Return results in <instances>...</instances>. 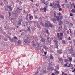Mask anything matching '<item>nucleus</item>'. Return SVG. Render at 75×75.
<instances>
[{
  "label": "nucleus",
  "mask_w": 75,
  "mask_h": 75,
  "mask_svg": "<svg viewBox=\"0 0 75 75\" xmlns=\"http://www.w3.org/2000/svg\"><path fill=\"white\" fill-rule=\"evenodd\" d=\"M56 19L58 21H61V20L62 19V15L60 17V18L58 16H56Z\"/></svg>",
  "instance_id": "1"
},
{
  "label": "nucleus",
  "mask_w": 75,
  "mask_h": 75,
  "mask_svg": "<svg viewBox=\"0 0 75 75\" xmlns=\"http://www.w3.org/2000/svg\"><path fill=\"white\" fill-rule=\"evenodd\" d=\"M54 42H55V48H58V41L57 40H54Z\"/></svg>",
  "instance_id": "2"
},
{
  "label": "nucleus",
  "mask_w": 75,
  "mask_h": 75,
  "mask_svg": "<svg viewBox=\"0 0 75 75\" xmlns=\"http://www.w3.org/2000/svg\"><path fill=\"white\" fill-rule=\"evenodd\" d=\"M70 64L69 63H67L66 64H64V67H70V66L69 65Z\"/></svg>",
  "instance_id": "3"
},
{
  "label": "nucleus",
  "mask_w": 75,
  "mask_h": 75,
  "mask_svg": "<svg viewBox=\"0 0 75 75\" xmlns=\"http://www.w3.org/2000/svg\"><path fill=\"white\" fill-rule=\"evenodd\" d=\"M37 46L36 47V50H40V44L37 43Z\"/></svg>",
  "instance_id": "4"
},
{
  "label": "nucleus",
  "mask_w": 75,
  "mask_h": 75,
  "mask_svg": "<svg viewBox=\"0 0 75 75\" xmlns=\"http://www.w3.org/2000/svg\"><path fill=\"white\" fill-rule=\"evenodd\" d=\"M70 53L71 55H74V53H73V49L71 48L70 50Z\"/></svg>",
  "instance_id": "5"
},
{
  "label": "nucleus",
  "mask_w": 75,
  "mask_h": 75,
  "mask_svg": "<svg viewBox=\"0 0 75 75\" xmlns=\"http://www.w3.org/2000/svg\"><path fill=\"white\" fill-rule=\"evenodd\" d=\"M57 38L59 39L60 40H62V38L59 36V33H57Z\"/></svg>",
  "instance_id": "6"
},
{
  "label": "nucleus",
  "mask_w": 75,
  "mask_h": 75,
  "mask_svg": "<svg viewBox=\"0 0 75 75\" xmlns=\"http://www.w3.org/2000/svg\"><path fill=\"white\" fill-rule=\"evenodd\" d=\"M21 8H22V7H21V6H18V7L17 9L20 11L21 10H22V9Z\"/></svg>",
  "instance_id": "7"
},
{
  "label": "nucleus",
  "mask_w": 75,
  "mask_h": 75,
  "mask_svg": "<svg viewBox=\"0 0 75 75\" xmlns=\"http://www.w3.org/2000/svg\"><path fill=\"white\" fill-rule=\"evenodd\" d=\"M28 39V37H27V39L24 40V41L25 43H28V41H27Z\"/></svg>",
  "instance_id": "8"
},
{
  "label": "nucleus",
  "mask_w": 75,
  "mask_h": 75,
  "mask_svg": "<svg viewBox=\"0 0 75 75\" xmlns=\"http://www.w3.org/2000/svg\"><path fill=\"white\" fill-rule=\"evenodd\" d=\"M52 21L54 23H56V22H57V20L55 19V18H53L52 20Z\"/></svg>",
  "instance_id": "9"
},
{
  "label": "nucleus",
  "mask_w": 75,
  "mask_h": 75,
  "mask_svg": "<svg viewBox=\"0 0 75 75\" xmlns=\"http://www.w3.org/2000/svg\"><path fill=\"white\" fill-rule=\"evenodd\" d=\"M18 24L19 25H21V19L19 20L18 22Z\"/></svg>",
  "instance_id": "10"
},
{
  "label": "nucleus",
  "mask_w": 75,
  "mask_h": 75,
  "mask_svg": "<svg viewBox=\"0 0 75 75\" xmlns=\"http://www.w3.org/2000/svg\"><path fill=\"white\" fill-rule=\"evenodd\" d=\"M29 19H30V20H32V19H33V16H31V14H29Z\"/></svg>",
  "instance_id": "11"
},
{
  "label": "nucleus",
  "mask_w": 75,
  "mask_h": 75,
  "mask_svg": "<svg viewBox=\"0 0 75 75\" xmlns=\"http://www.w3.org/2000/svg\"><path fill=\"white\" fill-rule=\"evenodd\" d=\"M71 69H73V70L72 71V72H74L75 73V69L74 67H72Z\"/></svg>",
  "instance_id": "12"
},
{
  "label": "nucleus",
  "mask_w": 75,
  "mask_h": 75,
  "mask_svg": "<svg viewBox=\"0 0 75 75\" xmlns=\"http://www.w3.org/2000/svg\"><path fill=\"white\" fill-rule=\"evenodd\" d=\"M48 23H49V27H52V26L53 25L52 24H51V23H50V22L49 21H48Z\"/></svg>",
  "instance_id": "13"
},
{
  "label": "nucleus",
  "mask_w": 75,
  "mask_h": 75,
  "mask_svg": "<svg viewBox=\"0 0 75 75\" xmlns=\"http://www.w3.org/2000/svg\"><path fill=\"white\" fill-rule=\"evenodd\" d=\"M4 7L6 10H8V7L7 6H4Z\"/></svg>",
  "instance_id": "14"
},
{
  "label": "nucleus",
  "mask_w": 75,
  "mask_h": 75,
  "mask_svg": "<svg viewBox=\"0 0 75 75\" xmlns=\"http://www.w3.org/2000/svg\"><path fill=\"white\" fill-rule=\"evenodd\" d=\"M50 58L51 59H52L54 58V57L52 55H50Z\"/></svg>",
  "instance_id": "15"
},
{
  "label": "nucleus",
  "mask_w": 75,
  "mask_h": 75,
  "mask_svg": "<svg viewBox=\"0 0 75 75\" xmlns=\"http://www.w3.org/2000/svg\"><path fill=\"white\" fill-rule=\"evenodd\" d=\"M62 50H58L57 52L59 54H62V52H61Z\"/></svg>",
  "instance_id": "16"
},
{
  "label": "nucleus",
  "mask_w": 75,
  "mask_h": 75,
  "mask_svg": "<svg viewBox=\"0 0 75 75\" xmlns=\"http://www.w3.org/2000/svg\"><path fill=\"white\" fill-rule=\"evenodd\" d=\"M45 26L46 27H47V28L49 27V25H48V24L47 23H45Z\"/></svg>",
  "instance_id": "17"
},
{
  "label": "nucleus",
  "mask_w": 75,
  "mask_h": 75,
  "mask_svg": "<svg viewBox=\"0 0 75 75\" xmlns=\"http://www.w3.org/2000/svg\"><path fill=\"white\" fill-rule=\"evenodd\" d=\"M69 60L70 61H72V58L71 57H69Z\"/></svg>",
  "instance_id": "18"
},
{
  "label": "nucleus",
  "mask_w": 75,
  "mask_h": 75,
  "mask_svg": "<svg viewBox=\"0 0 75 75\" xmlns=\"http://www.w3.org/2000/svg\"><path fill=\"white\" fill-rule=\"evenodd\" d=\"M43 10H44V12H46V11H47V9L46 8V7H44L43 8Z\"/></svg>",
  "instance_id": "19"
},
{
  "label": "nucleus",
  "mask_w": 75,
  "mask_h": 75,
  "mask_svg": "<svg viewBox=\"0 0 75 75\" xmlns=\"http://www.w3.org/2000/svg\"><path fill=\"white\" fill-rule=\"evenodd\" d=\"M41 41L42 42H45V40L44 39L42 38L41 40Z\"/></svg>",
  "instance_id": "20"
},
{
  "label": "nucleus",
  "mask_w": 75,
  "mask_h": 75,
  "mask_svg": "<svg viewBox=\"0 0 75 75\" xmlns=\"http://www.w3.org/2000/svg\"><path fill=\"white\" fill-rule=\"evenodd\" d=\"M59 31H61V30H62V27L61 26V27H59Z\"/></svg>",
  "instance_id": "21"
},
{
  "label": "nucleus",
  "mask_w": 75,
  "mask_h": 75,
  "mask_svg": "<svg viewBox=\"0 0 75 75\" xmlns=\"http://www.w3.org/2000/svg\"><path fill=\"white\" fill-rule=\"evenodd\" d=\"M71 12L73 13H75V10L74 9H73L71 10Z\"/></svg>",
  "instance_id": "22"
},
{
  "label": "nucleus",
  "mask_w": 75,
  "mask_h": 75,
  "mask_svg": "<svg viewBox=\"0 0 75 75\" xmlns=\"http://www.w3.org/2000/svg\"><path fill=\"white\" fill-rule=\"evenodd\" d=\"M8 8L9 10H11V11H12V8H11V6H9L8 7Z\"/></svg>",
  "instance_id": "23"
},
{
  "label": "nucleus",
  "mask_w": 75,
  "mask_h": 75,
  "mask_svg": "<svg viewBox=\"0 0 75 75\" xmlns=\"http://www.w3.org/2000/svg\"><path fill=\"white\" fill-rule=\"evenodd\" d=\"M64 29L65 30H67V27L65 25H64Z\"/></svg>",
  "instance_id": "24"
},
{
  "label": "nucleus",
  "mask_w": 75,
  "mask_h": 75,
  "mask_svg": "<svg viewBox=\"0 0 75 75\" xmlns=\"http://www.w3.org/2000/svg\"><path fill=\"white\" fill-rule=\"evenodd\" d=\"M57 7H58V8H61V6H60V5L59 4H58L57 5Z\"/></svg>",
  "instance_id": "25"
},
{
  "label": "nucleus",
  "mask_w": 75,
  "mask_h": 75,
  "mask_svg": "<svg viewBox=\"0 0 75 75\" xmlns=\"http://www.w3.org/2000/svg\"><path fill=\"white\" fill-rule=\"evenodd\" d=\"M43 48L45 49V50H47V49H48V48H47V47L45 46H44Z\"/></svg>",
  "instance_id": "26"
},
{
  "label": "nucleus",
  "mask_w": 75,
  "mask_h": 75,
  "mask_svg": "<svg viewBox=\"0 0 75 75\" xmlns=\"http://www.w3.org/2000/svg\"><path fill=\"white\" fill-rule=\"evenodd\" d=\"M17 43L18 44H21V41H20V40H18Z\"/></svg>",
  "instance_id": "27"
},
{
  "label": "nucleus",
  "mask_w": 75,
  "mask_h": 75,
  "mask_svg": "<svg viewBox=\"0 0 75 75\" xmlns=\"http://www.w3.org/2000/svg\"><path fill=\"white\" fill-rule=\"evenodd\" d=\"M9 39L10 41H14L13 39H11V38H9Z\"/></svg>",
  "instance_id": "28"
},
{
  "label": "nucleus",
  "mask_w": 75,
  "mask_h": 75,
  "mask_svg": "<svg viewBox=\"0 0 75 75\" xmlns=\"http://www.w3.org/2000/svg\"><path fill=\"white\" fill-rule=\"evenodd\" d=\"M49 6H53L52 4L51 3H50L49 5Z\"/></svg>",
  "instance_id": "29"
},
{
  "label": "nucleus",
  "mask_w": 75,
  "mask_h": 75,
  "mask_svg": "<svg viewBox=\"0 0 75 75\" xmlns=\"http://www.w3.org/2000/svg\"><path fill=\"white\" fill-rule=\"evenodd\" d=\"M59 60L60 61H62V58H59Z\"/></svg>",
  "instance_id": "30"
},
{
  "label": "nucleus",
  "mask_w": 75,
  "mask_h": 75,
  "mask_svg": "<svg viewBox=\"0 0 75 75\" xmlns=\"http://www.w3.org/2000/svg\"><path fill=\"white\" fill-rule=\"evenodd\" d=\"M60 36H61V37H62V36H63V33H60Z\"/></svg>",
  "instance_id": "31"
},
{
  "label": "nucleus",
  "mask_w": 75,
  "mask_h": 75,
  "mask_svg": "<svg viewBox=\"0 0 75 75\" xmlns=\"http://www.w3.org/2000/svg\"><path fill=\"white\" fill-rule=\"evenodd\" d=\"M69 66L70 67H73V65L71 64H70Z\"/></svg>",
  "instance_id": "32"
},
{
  "label": "nucleus",
  "mask_w": 75,
  "mask_h": 75,
  "mask_svg": "<svg viewBox=\"0 0 75 75\" xmlns=\"http://www.w3.org/2000/svg\"><path fill=\"white\" fill-rule=\"evenodd\" d=\"M46 32L47 34H49V32H48V30H46Z\"/></svg>",
  "instance_id": "33"
},
{
  "label": "nucleus",
  "mask_w": 75,
  "mask_h": 75,
  "mask_svg": "<svg viewBox=\"0 0 75 75\" xmlns=\"http://www.w3.org/2000/svg\"><path fill=\"white\" fill-rule=\"evenodd\" d=\"M28 31H30V32L31 30H30V28H29V27L28 28Z\"/></svg>",
  "instance_id": "34"
},
{
  "label": "nucleus",
  "mask_w": 75,
  "mask_h": 75,
  "mask_svg": "<svg viewBox=\"0 0 75 75\" xmlns=\"http://www.w3.org/2000/svg\"><path fill=\"white\" fill-rule=\"evenodd\" d=\"M0 17L1 18H3V19L4 18V17H3V16L1 15Z\"/></svg>",
  "instance_id": "35"
},
{
  "label": "nucleus",
  "mask_w": 75,
  "mask_h": 75,
  "mask_svg": "<svg viewBox=\"0 0 75 75\" xmlns=\"http://www.w3.org/2000/svg\"><path fill=\"white\" fill-rule=\"evenodd\" d=\"M28 23H29V25H30V23H33V21H28Z\"/></svg>",
  "instance_id": "36"
},
{
  "label": "nucleus",
  "mask_w": 75,
  "mask_h": 75,
  "mask_svg": "<svg viewBox=\"0 0 75 75\" xmlns=\"http://www.w3.org/2000/svg\"><path fill=\"white\" fill-rule=\"evenodd\" d=\"M35 19H38V18L37 17V16H35Z\"/></svg>",
  "instance_id": "37"
},
{
  "label": "nucleus",
  "mask_w": 75,
  "mask_h": 75,
  "mask_svg": "<svg viewBox=\"0 0 75 75\" xmlns=\"http://www.w3.org/2000/svg\"><path fill=\"white\" fill-rule=\"evenodd\" d=\"M62 23H63L62 22V21H60V22H59L60 25V24H62Z\"/></svg>",
  "instance_id": "38"
},
{
  "label": "nucleus",
  "mask_w": 75,
  "mask_h": 75,
  "mask_svg": "<svg viewBox=\"0 0 75 75\" xmlns=\"http://www.w3.org/2000/svg\"><path fill=\"white\" fill-rule=\"evenodd\" d=\"M56 74H59V71H56Z\"/></svg>",
  "instance_id": "39"
},
{
  "label": "nucleus",
  "mask_w": 75,
  "mask_h": 75,
  "mask_svg": "<svg viewBox=\"0 0 75 75\" xmlns=\"http://www.w3.org/2000/svg\"><path fill=\"white\" fill-rule=\"evenodd\" d=\"M14 38H15V39H17H17H18V38L16 36H14Z\"/></svg>",
  "instance_id": "40"
},
{
  "label": "nucleus",
  "mask_w": 75,
  "mask_h": 75,
  "mask_svg": "<svg viewBox=\"0 0 75 75\" xmlns=\"http://www.w3.org/2000/svg\"><path fill=\"white\" fill-rule=\"evenodd\" d=\"M40 23L42 24V26H44V24H42V22H40Z\"/></svg>",
  "instance_id": "41"
},
{
  "label": "nucleus",
  "mask_w": 75,
  "mask_h": 75,
  "mask_svg": "<svg viewBox=\"0 0 75 75\" xmlns=\"http://www.w3.org/2000/svg\"><path fill=\"white\" fill-rule=\"evenodd\" d=\"M28 22H26V26H27V25H28Z\"/></svg>",
  "instance_id": "42"
},
{
  "label": "nucleus",
  "mask_w": 75,
  "mask_h": 75,
  "mask_svg": "<svg viewBox=\"0 0 75 75\" xmlns=\"http://www.w3.org/2000/svg\"><path fill=\"white\" fill-rule=\"evenodd\" d=\"M67 34H69V31L68 30L67 31Z\"/></svg>",
  "instance_id": "43"
},
{
  "label": "nucleus",
  "mask_w": 75,
  "mask_h": 75,
  "mask_svg": "<svg viewBox=\"0 0 75 75\" xmlns=\"http://www.w3.org/2000/svg\"><path fill=\"white\" fill-rule=\"evenodd\" d=\"M59 8V11H61V8Z\"/></svg>",
  "instance_id": "44"
},
{
  "label": "nucleus",
  "mask_w": 75,
  "mask_h": 75,
  "mask_svg": "<svg viewBox=\"0 0 75 75\" xmlns=\"http://www.w3.org/2000/svg\"><path fill=\"white\" fill-rule=\"evenodd\" d=\"M62 75H64V74H65V72H62Z\"/></svg>",
  "instance_id": "45"
},
{
  "label": "nucleus",
  "mask_w": 75,
  "mask_h": 75,
  "mask_svg": "<svg viewBox=\"0 0 75 75\" xmlns=\"http://www.w3.org/2000/svg\"><path fill=\"white\" fill-rule=\"evenodd\" d=\"M36 5L37 7H38V4H36Z\"/></svg>",
  "instance_id": "46"
},
{
  "label": "nucleus",
  "mask_w": 75,
  "mask_h": 75,
  "mask_svg": "<svg viewBox=\"0 0 75 75\" xmlns=\"http://www.w3.org/2000/svg\"><path fill=\"white\" fill-rule=\"evenodd\" d=\"M70 16H73V15L72 13H70Z\"/></svg>",
  "instance_id": "47"
},
{
  "label": "nucleus",
  "mask_w": 75,
  "mask_h": 75,
  "mask_svg": "<svg viewBox=\"0 0 75 75\" xmlns=\"http://www.w3.org/2000/svg\"><path fill=\"white\" fill-rule=\"evenodd\" d=\"M69 40H71V38H70V37H69L68 38Z\"/></svg>",
  "instance_id": "48"
},
{
  "label": "nucleus",
  "mask_w": 75,
  "mask_h": 75,
  "mask_svg": "<svg viewBox=\"0 0 75 75\" xmlns=\"http://www.w3.org/2000/svg\"><path fill=\"white\" fill-rule=\"evenodd\" d=\"M38 72H36L35 74V75H36V74H38Z\"/></svg>",
  "instance_id": "49"
},
{
  "label": "nucleus",
  "mask_w": 75,
  "mask_h": 75,
  "mask_svg": "<svg viewBox=\"0 0 75 75\" xmlns=\"http://www.w3.org/2000/svg\"><path fill=\"white\" fill-rule=\"evenodd\" d=\"M70 25H71L72 26H73V24H72V23H70Z\"/></svg>",
  "instance_id": "50"
},
{
  "label": "nucleus",
  "mask_w": 75,
  "mask_h": 75,
  "mask_svg": "<svg viewBox=\"0 0 75 75\" xmlns=\"http://www.w3.org/2000/svg\"><path fill=\"white\" fill-rule=\"evenodd\" d=\"M37 26L39 28H40V25H37Z\"/></svg>",
  "instance_id": "51"
},
{
  "label": "nucleus",
  "mask_w": 75,
  "mask_h": 75,
  "mask_svg": "<svg viewBox=\"0 0 75 75\" xmlns=\"http://www.w3.org/2000/svg\"><path fill=\"white\" fill-rule=\"evenodd\" d=\"M51 38H50V41L49 42H51Z\"/></svg>",
  "instance_id": "52"
},
{
  "label": "nucleus",
  "mask_w": 75,
  "mask_h": 75,
  "mask_svg": "<svg viewBox=\"0 0 75 75\" xmlns=\"http://www.w3.org/2000/svg\"><path fill=\"white\" fill-rule=\"evenodd\" d=\"M51 75H55V74L52 73Z\"/></svg>",
  "instance_id": "53"
},
{
  "label": "nucleus",
  "mask_w": 75,
  "mask_h": 75,
  "mask_svg": "<svg viewBox=\"0 0 75 75\" xmlns=\"http://www.w3.org/2000/svg\"><path fill=\"white\" fill-rule=\"evenodd\" d=\"M43 72H44V73H45L46 72V70H44Z\"/></svg>",
  "instance_id": "54"
},
{
  "label": "nucleus",
  "mask_w": 75,
  "mask_h": 75,
  "mask_svg": "<svg viewBox=\"0 0 75 75\" xmlns=\"http://www.w3.org/2000/svg\"><path fill=\"white\" fill-rule=\"evenodd\" d=\"M63 42L64 44H65V41H63Z\"/></svg>",
  "instance_id": "55"
},
{
  "label": "nucleus",
  "mask_w": 75,
  "mask_h": 75,
  "mask_svg": "<svg viewBox=\"0 0 75 75\" xmlns=\"http://www.w3.org/2000/svg\"><path fill=\"white\" fill-rule=\"evenodd\" d=\"M44 54H45V55H46V54H47V52H44Z\"/></svg>",
  "instance_id": "56"
},
{
  "label": "nucleus",
  "mask_w": 75,
  "mask_h": 75,
  "mask_svg": "<svg viewBox=\"0 0 75 75\" xmlns=\"http://www.w3.org/2000/svg\"><path fill=\"white\" fill-rule=\"evenodd\" d=\"M54 16L55 17V16H56V14L55 13H54Z\"/></svg>",
  "instance_id": "57"
},
{
  "label": "nucleus",
  "mask_w": 75,
  "mask_h": 75,
  "mask_svg": "<svg viewBox=\"0 0 75 75\" xmlns=\"http://www.w3.org/2000/svg\"><path fill=\"white\" fill-rule=\"evenodd\" d=\"M46 4L47 5V6H48V3H46Z\"/></svg>",
  "instance_id": "58"
},
{
  "label": "nucleus",
  "mask_w": 75,
  "mask_h": 75,
  "mask_svg": "<svg viewBox=\"0 0 75 75\" xmlns=\"http://www.w3.org/2000/svg\"><path fill=\"white\" fill-rule=\"evenodd\" d=\"M60 15H61V13H58V15H59V16H60Z\"/></svg>",
  "instance_id": "59"
},
{
  "label": "nucleus",
  "mask_w": 75,
  "mask_h": 75,
  "mask_svg": "<svg viewBox=\"0 0 75 75\" xmlns=\"http://www.w3.org/2000/svg\"><path fill=\"white\" fill-rule=\"evenodd\" d=\"M37 71H39V70H40V68H38V69H37Z\"/></svg>",
  "instance_id": "60"
},
{
  "label": "nucleus",
  "mask_w": 75,
  "mask_h": 75,
  "mask_svg": "<svg viewBox=\"0 0 75 75\" xmlns=\"http://www.w3.org/2000/svg\"><path fill=\"white\" fill-rule=\"evenodd\" d=\"M65 3H67V0H66L65 1Z\"/></svg>",
  "instance_id": "61"
},
{
  "label": "nucleus",
  "mask_w": 75,
  "mask_h": 75,
  "mask_svg": "<svg viewBox=\"0 0 75 75\" xmlns=\"http://www.w3.org/2000/svg\"><path fill=\"white\" fill-rule=\"evenodd\" d=\"M70 5L71 7H72V4H70Z\"/></svg>",
  "instance_id": "62"
},
{
  "label": "nucleus",
  "mask_w": 75,
  "mask_h": 75,
  "mask_svg": "<svg viewBox=\"0 0 75 75\" xmlns=\"http://www.w3.org/2000/svg\"><path fill=\"white\" fill-rule=\"evenodd\" d=\"M22 31H25V30H22Z\"/></svg>",
  "instance_id": "63"
},
{
  "label": "nucleus",
  "mask_w": 75,
  "mask_h": 75,
  "mask_svg": "<svg viewBox=\"0 0 75 75\" xmlns=\"http://www.w3.org/2000/svg\"><path fill=\"white\" fill-rule=\"evenodd\" d=\"M7 0H4V1L5 2H6V1H7Z\"/></svg>",
  "instance_id": "64"
}]
</instances>
